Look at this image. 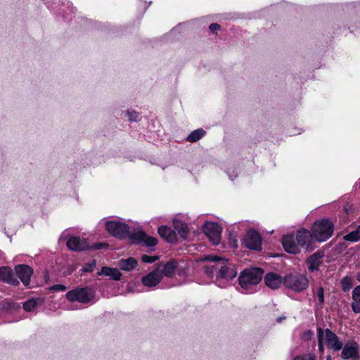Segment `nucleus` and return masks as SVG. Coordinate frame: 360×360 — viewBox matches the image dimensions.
Masks as SVG:
<instances>
[{"mask_svg": "<svg viewBox=\"0 0 360 360\" xmlns=\"http://www.w3.org/2000/svg\"><path fill=\"white\" fill-rule=\"evenodd\" d=\"M105 227L108 232L113 236L120 238L128 236L132 243L143 244L148 248L154 247L158 244L157 238L147 235L142 231L129 233L128 225L118 220L106 221Z\"/></svg>", "mask_w": 360, "mask_h": 360, "instance_id": "f257e3e1", "label": "nucleus"}, {"mask_svg": "<svg viewBox=\"0 0 360 360\" xmlns=\"http://www.w3.org/2000/svg\"><path fill=\"white\" fill-rule=\"evenodd\" d=\"M203 260L210 261L212 262H217L216 264L211 265L207 267V273L212 274L214 271L219 269V274L217 276V285L221 288L226 287L229 282L234 278L237 275V271L235 266L229 263L217 255L206 256Z\"/></svg>", "mask_w": 360, "mask_h": 360, "instance_id": "f03ea898", "label": "nucleus"}, {"mask_svg": "<svg viewBox=\"0 0 360 360\" xmlns=\"http://www.w3.org/2000/svg\"><path fill=\"white\" fill-rule=\"evenodd\" d=\"M282 245L285 250L290 254H297L302 248H308L311 245L310 231L300 229L295 236L288 234L283 237Z\"/></svg>", "mask_w": 360, "mask_h": 360, "instance_id": "7ed1b4c3", "label": "nucleus"}, {"mask_svg": "<svg viewBox=\"0 0 360 360\" xmlns=\"http://www.w3.org/2000/svg\"><path fill=\"white\" fill-rule=\"evenodd\" d=\"M318 347L320 352L323 353L324 347L333 349L335 352L340 350L343 343L340 340L335 333L330 329L317 328Z\"/></svg>", "mask_w": 360, "mask_h": 360, "instance_id": "20e7f679", "label": "nucleus"}, {"mask_svg": "<svg viewBox=\"0 0 360 360\" xmlns=\"http://www.w3.org/2000/svg\"><path fill=\"white\" fill-rule=\"evenodd\" d=\"M333 224L328 219H321L314 223L311 233V243L313 239L323 242L328 240L333 233Z\"/></svg>", "mask_w": 360, "mask_h": 360, "instance_id": "39448f33", "label": "nucleus"}, {"mask_svg": "<svg viewBox=\"0 0 360 360\" xmlns=\"http://www.w3.org/2000/svg\"><path fill=\"white\" fill-rule=\"evenodd\" d=\"M263 271L259 268L244 270L239 276V283L242 288L248 289L252 285H257L262 276Z\"/></svg>", "mask_w": 360, "mask_h": 360, "instance_id": "423d86ee", "label": "nucleus"}, {"mask_svg": "<svg viewBox=\"0 0 360 360\" xmlns=\"http://www.w3.org/2000/svg\"><path fill=\"white\" fill-rule=\"evenodd\" d=\"M283 284L288 288L300 292L308 287L309 281L302 274H289L283 278Z\"/></svg>", "mask_w": 360, "mask_h": 360, "instance_id": "0eeeda50", "label": "nucleus"}, {"mask_svg": "<svg viewBox=\"0 0 360 360\" xmlns=\"http://www.w3.org/2000/svg\"><path fill=\"white\" fill-rule=\"evenodd\" d=\"M203 232L214 245H218L221 240V229L216 222H206L202 227Z\"/></svg>", "mask_w": 360, "mask_h": 360, "instance_id": "6e6552de", "label": "nucleus"}, {"mask_svg": "<svg viewBox=\"0 0 360 360\" xmlns=\"http://www.w3.org/2000/svg\"><path fill=\"white\" fill-rule=\"evenodd\" d=\"M244 244L252 250H260L262 249V238L255 231H249L244 238Z\"/></svg>", "mask_w": 360, "mask_h": 360, "instance_id": "1a4fd4ad", "label": "nucleus"}, {"mask_svg": "<svg viewBox=\"0 0 360 360\" xmlns=\"http://www.w3.org/2000/svg\"><path fill=\"white\" fill-rule=\"evenodd\" d=\"M66 297L70 302H79L81 303L89 302L91 297L85 288L75 289L69 291L66 294Z\"/></svg>", "mask_w": 360, "mask_h": 360, "instance_id": "9d476101", "label": "nucleus"}, {"mask_svg": "<svg viewBox=\"0 0 360 360\" xmlns=\"http://www.w3.org/2000/svg\"><path fill=\"white\" fill-rule=\"evenodd\" d=\"M15 271L22 283L28 286L30 283V278L33 274L32 269L26 264H19L15 266Z\"/></svg>", "mask_w": 360, "mask_h": 360, "instance_id": "9b49d317", "label": "nucleus"}, {"mask_svg": "<svg viewBox=\"0 0 360 360\" xmlns=\"http://www.w3.org/2000/svg\"><path fill=\"white\" fill-rule=\"evenodd\" d=\"M160 267V266H158L156 270L142 278L141 282L143 285L147 287H154L160 282L162 278V276Z\"/></svg>", "mask_w": 360, "mask_h": 360, "instance_id": "f8f14e48", "label": "nucleus"}, {"mask_svg": "<svg viewBox=\"0 0 360 360\" xmlns=\"http://www.w3.org/2000/svg\"><path fill=\"white\" fill-rule=\"evenodd\" d=\"M323 254L321 252H317L311 255L307 259L308 269L311 272L317 271L319 267L323 264Z\"/></svg>", "mask_w": 360, "mask_h": 360, "instance_id": "ddd939ff", "label": "nucleus"}, {"mask_svg": "<svg viewBox=\"0 0 360 360\" xmlns=\"http://www.w3.org/2000/svg\"><path fill=\"white\" fill-rule=\"evenodd\" d=\"M67 246L70 250L74 251H82L89 249L86 239L75 236L71 237L67 241Z\"/></svg>", "mask_w": 360, "mask_h": 360, "instance_id": "4468645a", "label": "nucleus"}, {"mask_svg": "<svg viewBox=\"0 0 360 360\" xmlns=\"http://www.w3.org/2000/svg\"><path fill=\"white\" fill-rule=\"evenodd\" d=\"M0 280L13 285L19 284V281L15 278L12 269L8 266L0 267Z\"/></svg>", "mask_w": 360, "mask_h": 360, "instance_id": "2eb2a0df", "label": "nucleus"}, {"mask_svg": "<svg viewBox=\"0 0 360 360\" xmlns=\"http://www.w3.org/2000/svg\"><path fill=\"white\" fill-rule=\"evenodd\" d=\"M266 285L271 289L278 288L283 283L282 277L274 273H268L264 277Z\"/></svg>", "mask_w": 360, "mask_h": 360, "instance_id": "dca6fc26", "label": "nucleus"}, {"mask_svg": "<svg viewBox=\"0 0 360 360\" xmlns=\"http://www.w3.org/2000/svg\"><path fill=\"white\" fill-rule=\"evenodd\" d=\"M158 231L160 237L169 243H174L176 240L175 231L167 226H160Z\"/></svg>", "mask_w": 360, "mask_h": 360, "instance_id": "f3484780", "label": "nucleus"}, {"mask_svg": "<svg viewBox=\"0 0 360 360\" xmlns=\"http://www.w3.org/2000/svg\"><path fill=\"white\" fill-rule=\"evenodd\" d=\"M173 226L183 239L187 238L189 231L188 226L185 222L182 221L177 217H175L173 219Z\"/></svg>", "mask_w": 360, "mask_h": 360, "instance_id": "a211bd4d", "label": "nucleus"}, {"mask_svg": "<svg viewBox=\"0 0 360 360\" xmlns=\"http://www.w3.org/2000/svg\"><path fill=\"white\" fill-rule=\"evenodd\" d=\"M341 356L344 359L356 358L358 356V346L356 344L346 345L342 348Z\"/></svg>", "mask_w": 360, "mask_h": 360, "instance_id": "6ab92c4d", "label": "nucleus"}, {"mask_svg": "<svg viewBox=\"0 0 360 360\" xmlns=\"http://www.w3.org/2000/svg\"><path fill=\"white\" fill-rule=\"evenodd\" d=\"M98 275H105L109 276L110 278L115 281H119L121 279L122 274L117 269L110 268L104 266L101 269V271L98 272Z\"/></svg>", "mask_w": 360, "mask_h": 360, "instance_id": "aec40b11", "label": "nucleus"}, {"mask_svg": "<svg viewBox=\"0 0 360 360\" xmlns=\"http://www.w3.org/2000/svg\"><path fill=\"white\" fill-rule=\"evenodd\" d=\"M118 265L122 270L129 271L136 266L137 261L134 258L129 257L127 259L120 260Z\"/></svg>", "mask_w": 360, "mask_h": 360, "instance_id": "412c9836", "label": "nucleus"}, {"mask_svg": "<svg viewBox=\"0 0 360 360\" xmlns=\"http://www.w3.org/2000/svg\"><path fill=\"white\" fill-rule=\"evenodd\" d=\"M176 268H177L176 262L172 260V261H169L167 263H166L163 266L162 269L160 271H162L163 274L165 276L170 277L174 273Z\"/></svg>", "mask_w": 360, "mask_h": 360, "instance_id": "4be33fe9", "label": "nucleus"}, {"mask_svg": "<svg viewBox=\"0 0 360 360\" xmlns=\"http://www.w3.org/2000/svg\"><path fill=\"white\" fill-rule=\"evenodd\" d=\"M43 300L40 298H32L23 304V308L26 311H33L37 306L41 305Z\"/></svg>", "mask_w": 360, "mask_h": 360, "instance_id": "5701e85b", "label": "nucleus"}, {"mask_svg": "<svg viewBox=\"0 0 360 360\" xmlns=\"http://www.w3.org/2000/svg\"><path fill=\"white\" fill-rule=\"evenodd\" d=\"M343 239L346 241H349L352 243L359 241L360 240V226H359V228L356 230L353 231L344 236Z\"/></svg>", "mask_w": 360, "mask_h": 360, "instance_id": "b1692460", "label": "nucleus"}, {"mask_svg": "<svg viewBox=\"0 0 360 360\" xmlns=\"http://www.w3.org/2000/svg\"><path fill=\"white\" fill-rule=\"evenodd\" d=\"M205 131L202 129H198L191 132L187 137L190 142H195L204 136Z\"/></svg>", "mask_w": 360, "mask_h": 360, "instance_id": "393cba45", "label": "nucleus"}, {"mask_svg": "<svg viewBox=\"0 0 360 360\" xmlns=\"http://www.w3.org/2000/svg\"><path fill=\"white\" fill-rule=\"evenodd\" d=\"M341 285H342V290L344 292L349 291L353 285L352 278L349 276L344 277L341 280Z\"/></svg>", "mask_w": 360, "mask_h": 360, "instance_id": "a878e982", "label": "nucleus"}, {"mask_svg": "<svg viewBox=\"0 0 360 360\" xmlns=\"http://www.w3.org/2000/svg\"><path fill=\"white\" fill-rule=\"evenodd\" d=\"M141 259L145 263H153L158 259V257L144 255L142 256Z\"/></svg>", "mask_w": 360, "mask_h": 360, "instance_id": "bb28decb", "label": "nucleus"}, {"mask_svg": "<svg viewBox=\"0 0 360 360\" xmlns=\"http://www.w3.org/2000/svg\"><path fill=\"white\" fill-rule=\"evenodd\" d=\"M352 300L360 302V285L354 288L352 291Z\"/></svg>", "mask_w": 360, "mask_h": 360, "instance_id": "cd10ccee", "label": "nucleus"}, {"mask_svg": "<svg viewBox=\"0 0 360 360\" xmlns=\"http://www.w3.org/2000/svg\"><path fill=\"white\" fill-rule=\"evenodd\" d=\"M352 309L354 313L359 314L360 313V302L352 300Z\"/></svg>", "mask_w": 360, "mask_h": 360, "instance_id": "c85d7f7f", "label": "nucleus"}, {"mask_svg": "<svg viewBox=\"0 0 360 360\" xmlns=\"http://www.w3.org/2000/svg\"><path fill=\"white\" fill-rule=\"evenodd\" d=\"M293 360H315V356L311 354H305L296 356Z\"/></svg>", "mask_w": 360, "mask_h": 360, "instance_id": "c756f323", "label": "nucleus"}, {"mask_svg": "<svg viewBox=\"0 0 360 360\" xmlns=\"http://www.w3.org/2000/svg\"><path fill=\"white\" fill-rule=\"evenodd\" d=\"M316 295L320 303H323L324 301V292L323 288L320 287L318 288Z\"/></svg>", "mask_w": 360, "mask_h": 360, "instance_id": "7c9ffc66", "label": "nucleus"}, {"mask_svg": "<svg viewBox=\"0 0 360 360\" xmlns=\"http://www.w3.org/2000/svg\"><path fill=\"white\" fill-rule=\"evenodd\" d=\"M127 117L130 121H136L139 118V113L135 111L128 112Z\"/></svg>", "mask_w": 360, "mask_h": 360, "instance_id": "2f4dec72", "label": "nucleus"}, {"mask_svg": "<svg viewBox=\"0 0 360 360\" xmlns=\"http://www.w3.org/2000/svg\"><path fill=\"white\" fill-rule=\"evenodd\" d=\"M95 266H96V262H95V261H93L91 263L88 264L85 266H84L83 271H86V272L91 271Z\"/></svg>", "mask_w": 360, "mask_h": 360, "instance_id": "473e14b6", "label": "nucleus"}, {"mask_svg": "<svg viewBox=\"0 0 360 360\" xmlns=\"http://www.w3.org/2000/svg\"><path fill=\"white\" fill-rule=\"evenodd\" d=\"M65 289H66V287L61 284L54 285L50 288V290H56V291H65Z\"/></svg>", "mask_w": 360, "mask_h": 360, "instance_id": "72a5a7b5", "label": "nucleus"}, {"mask_svg": "<svg viewBox=\"0 0 360 360\" xmlns=\"http://www.w3.org/2000/svg\"><path fill=\"white\" fill-rule=\"evenodd\" d=\"M107 246H108V245L106 243H98L94 244V245H92L91 247L89 246V248L94 249V250H98V249H101V248H105Z\"/></svg>", "mask_w": 360, "mask_h": 360, "instance_id": "f704fd0d", "label": "nucleus"}, {"mask_svg": "<svg viewBox=\"0 0 360 360\" xmlns=\"http://www.w3.org/2000/svg\"><path fill=\"white\" fill-rule=\"evenodd\" d=\"M313 335H314V333L311 330H307L304 333V334L302 335V338L306 340H310L313 337Z\"/></svg>", "mask_w": 360, "mask_h": 360, "instance_id": "c9c22d12", "label": "nucleus"}, {"mask_svg": "<svg viewBox=\"0 0 360 360\" xmlns=\"http://www.w3.org/2000/svg\"><path fill=\"white\" fill-rule=\"evenodd\" d=\"M220 28V26L218 24L213 23L210 25V30L211 32H215Z\"/></svg>", "mask_w": 360, "mask_h": 360, "instance_id": "e433bc0d", "label": "nucleus"}, {"mask_svg": "<svg viewBox=\"0 0 360 360\" xmlns=\"http://www.w3.org/2000/svg\"><path fill=\"white\" fill-rule=\"evenodd\" d=\"M356 278L357 281H358L359 282H360V272H359V273L356 274Z\"/></svg>", "mask_w": 360, "mask_h": 360, "instance_id": "4c0bfd02", "label": "nucleus"}, {"mask_svg": "<svg viewBox=\"0 0 360 360\" xmlns=\"http://www.w3.org/2000/svg\"><path fill=\"white\" fill-rule=\"evenodd\" d=\"M283 319H284V318L281 317V318H279V319H278V322H281V320H283Z\"/></svg>", "mask_w": 360, "mask_h": 360, "instance_id": "58836bf2", "label": "nucleus"}, {"mask_svg": "<svg viewBox=\"0 0 360 360\" xmlns=\"http://www.w3.org/2000/svg\"><path fill=\"white\" fill-rule=\"evenodd\" d=\"M327 360H330V356H328L327 357Z\"/></svg>", "mask_w": 360, "mask_h": 360, "instance_id": "ea45409f", "label": "nucleus"}]
</instances>
